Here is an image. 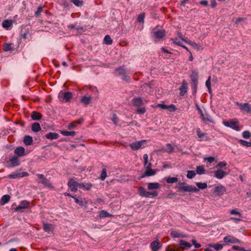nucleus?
<instances>
[{
	"label": "nucleus",
	"mask_w": 251,
	"mask_h": 251,
	"mask_svg": "<svg viewBox=\"0 0 251 251\" xmlns=\"http://www.w3.org/2000/svg\"><path fill=\"white\" fill-rule=\"evenodd\" d=\"M145 142V140H142L137 142L133 143L130 144L129 146L133 151H137L141 148L143 143Z\"/></svg>",
	"instance_id": "f8f14e48"
},
{
	"label": "nucleus",
	"mask_w": 251,
	"mask_h": 251,
	"mask_svg": "<svg viewBox=\"0 0 251 251\" xmlns=\"http://www.w3.org/2000/svg\"><path fill=\"white\" fill-rule=\"evenodd\" d=\"M209 246L214 248L217 251H219L223 249V245L219 244L209 245Z\"/></svg>",
	"instance_id": "8fccbe9b"
},
{
	"label": "nucleus",
	"mask_w": 251,
	"mask_h": 251,
	"mask_svg": "<svg viewBox=\"0 0 251 251\" xmlns=\"http://www.w3.org/2000/svg\"><path fill=\"white\" fill-rule=\"evenodd\" d=\"M153 37L155 40H160L165 35V31L163 29H159L155 30L154 29L152 32Z\"/></svg>",
	"instance_id": "39448f33"
},
{
	"label": "nucleus",
	"mask_w": 251,
	"mask_h": 251,
	"mask_svg": "<svg viewBox=\"0 0 251 251\" xmlns=\"http://www.w3.org/2000/svg\"><path fill=\"white\" fill-rule=\"evenodd\" d=\"M20 176V173H14L9 175L8 177L10 178H16Z\"/></svg>",
	"instance_id": "5fc2aeb1"
},
{
	"label": "nucleus",
	"mask_w": 251,
	"mask_h": 251,
	"mask_svg": "<svg viewBox=\"0 0 251 251\" xmlns=\"http://www.w3.org/2000/svg\"><path fill=\"white\" fill-rule=\"evenodd\" d=\"M185 184H186V183L184 182H179L178 183L179 186L176 187L178 189L177 192H198L199 191V189L196 188L195 186H193L192 185H184Z\"/></svg>",
	"instance_id": "f257e3e1"
},
{
	"label": "nucleus",
	"mask_w": 251,
	"mask_h": 251,
	"mask_svg": "<svg viewBox=\"0 0 251 251\" xmlns=\"http://www.w3.org/2000/svg\"><path fill=\"white\" fill-rule=\"evenodd\" d=\"M198 82H193V83H192V85L193 86V92L194 94H195L197 92V87H198Z\"/></svg>",
	"instance_id": "052dcab7"
},
{
	"label": "nucleus",
	"mask_w": 251,
	"mask_h": 251,
	"mask_svg": "<svg viewBox=\"0 0 251 251\" xmlns=\"http://www.w3.org/2000/svg\"><path fill=\"white\" fill-rule=\"evenodd\" d=\"M79 184L77 182L75 181L73 178H71L69 180L68 182V186L72 191L76 192L77 190V188L79 187Z\"/></svg>",
	"instance_id": "423d86ee"
},
{
	"label": "nucleus",
	"mask_w": 251,
	"mask_h": 251,
	"mask_svg": "<svg viewBox=\"0 0 251 251\" xmlns=\"http://www.w3.org/2000/svg\"><path fill=\"white\" fill-rule=\"evenodd\" d=\"M243 136L245 139H249L251 136V133L249 131H245L243 132Z\"/></svg>",
	"instance_id": "864d4df0"
},
{
	"label": "nucleus",
	"mask_w": 251,
	"mask_h": 251,
	"mask_svg": "<svg viewBox=\"0 0 251 251\" xmlns=\"http://www.w3.org/2000/svg\"><path fill=\"white\" fill-rule=\"evenodd\" d=\"M146 111V108L145 107L139 108L137 109L136 113L139 114H144Z\"/></svg>",
	"instance_id": "6e6d98bb"
},
{
	"label": "nucleus",
	"mask_w": 251,
	"mask_h": 251,
	"mask_svg": "<svg viewBox=\"0 0 251 251\" xmlns=\"http://www.w3.org/2000/svg\"><path fill=\"white\" fill-rule=\"evenodd\" d=\"M224 124L225 126L229 127L236 131H239L240 130L239 126V122L236 119L224 122Z\"/></svg>",
	"instance_id": "f03ea898"
},
{
	"label": "nucleus",
	"mask_w": 251,
	"mask_h": 251,
	"mask_svg": "<svg viewBox=\"0 0 251 251\" xmlns=\"http://www.w3.org/2000/svg\"><path fill=\"white\" fill-rule=\"evenodd\" d=\"M72 198L74 199L75 202L79 205H86L88 203L87 201L85 199L76 198L75 197H72Z\"/></svg>",
	"instance_id": "f3484780"
},
{
	"label": "nucleus",
	"mask_w": 251,
	"mask_h": 251,
	"mask_svg": "<svg viewBox=\"0 0 251 251\" xmlns=\"http://www.w3.org/2000/svg\"><path fill=\"white\" fill-rule=\"evenodd\" d=\"M196 175V173L194 171H188L187 172V177L189 178H193Z\"/></svg>",
	"instance_id": "09e8293b"
},
{
	"label": "nucleus",
	"mask_w": 251,
	"mask_h": 251,
	"mask_svg": "<svg viewBox=\"0 0 251 251\" xmlns=\"http://www.w3.org/2000/svg\"><path fill=\"white\" fill-rule=\"evenodd\" d=\"M12 25V22L11 20H4L2 24V25L3 27L5 28H7L10 27Z\"/></svg>",
	"instance_id": "e433bc0d"
},
{
	"label": "nucleus",
	"mask_w": 251,
	"mask_h": 251,
	"mask_svg": "<svg viewBox=\"0 0 251 251\" xmlns=\"http://www.w3.org/2000/svg\"><path fill=\"white\" fill-rule=\"evenodd\" d=\"M43 229L46 232H49L52 230V226L50 224L44 223Z\"/></svg>",
	"instance_id": "72a5a7b5"
},
{
	"label": "nucleus",
	"mask_w": 251,
	"mask_h": 251,
	"mask_svg": "<svg viewBox=\"0 0 251 251\" xmlns=\"http://www.w3.org/2000/svg\"><path fill=\"white\" fill-rule=\"evenodd\" d=\"M144 18H145V13H141L139 15V16L137 18V21L139 23H143L144 22Z\"/></svg>",
	"instance_id": "c03bdc74"
},
{
	"label": "nucleus",
	"mask_w": 251,
	"mask_h": 251,
	"mask_svg": "<svg viewBox=\"0 0 251 251\" xmlns=\"http://www.w3.org/2000/svg\"><path fill=\"white\" fill-rule=\"evenodd\" d=\"M162 244L161 242L157 241H154L151 244V248L153 251H157L162 247Z\"/></svg>",
	"instance_id": "9b49d317"
},
{
	"label": "nucleus",
	"mask_w": 251,
	"mask_h": 251,
	"mask_svg": "<svg viewBox=\"0 0 251 251\" xmlns=\"http://www.w3.org/2000/svg\"><path fill=\"white\" fill-rule=\"evenodd\" d=\"M31 117L33 120H39L42 117V115L38 112L33 111L31 114Z\"/></svg>",
	"instance_id": "5701e85b"
},
{
	"label": "nucleus",
	"mask_w": 251,
	"mask_h": 251,
	"mask_svg": "<svg viewBox=\"0 0 251 251\" xmlns=\"http://www.w3.org/2000/svg\"><path fill=\"white\" fill-rule=\"evenodd\" d=\"M168 109L170 111H175L176 110V108L174 104H171L168 106Z\"/></svg>",
	"instance_id": "e2e57ef3"
},
{
	"label": "nucleus",
	"mask_w": 251,
	"mask_h": 251,
	"mask_svg": "<svg viewBox=\"0 0 251 251\" xmlns=\"http://www.w3.org/2000/svg\"><path fill=\"white\" fill-rule=\"evenodd\" d=\"M9 161L11 163L12 167L18 166L20 164V162L19 160L18 157L16 156H14L11 157Z\"/></svg>",
	"instance_id": "aec40b11"
},
{
	"label": "nucleus",
	"mask_w": 251,
	"mask_h": 251,
	"mask_svg": "<svg viewBox=\"0 0 251 251\" xmlns=\"http://www.w3.org/2000/svg\"><path fill=\"white\" fill-rule=\"evenodd\" d=\"M29 202L27 201H23L21 202L20 205L22 206V207L23 208V209H25L28 208L29 205Z\"/></svg>",
	"instance_id": "de8ad7c7"
},
{
	"label": "nucleus",
	"mask_w": 251,
	"mask_h": 251,
	"mask_svg": "<svg viewBox=\"0 0 251 251\" xmlns=\"http://www.w3.org/2000/svg\"><path fill=\"white\" fill-rule=\"evenodd\" d=\"M113 215L108 213L107 211L101 210L100 212V217L101 218L112 217Z\"/></svg>",
	"instance_id": "c9c22d12"
},
{
	"label": "nucleus",
	"mask_w": 251,
	"mask_h": 251,
	"mask_svg": "<svg viewBox=\"0 0 251 251\" xmlns=\"http://www.w3.org/2000/svg\"><path fill=\"white\" fill-rule=\"evenodd\" d=\"M171 236L173 238H179V237L185 238V237H186V235L185 234L179 233L176 231H171Z\"/></svg>",
	"instance_id": "cd10ccee"
},
{
	"label": "nucleus",
	"mask_w": 251,
	"mask_h": 251,
	"mask_svg": "<svg viewBox=\"0 0 251 251\" xmlns=\"http://www.w3.org/2000/svg\"><path fill=\"white\" fill-rule=\"evenodd\" d=\"M197 133L199 137L201 139H204L205 140H208V137L206 135V133H201V129L200 128H198L197 129Z\"/></svg>",
	"instance_id": "7c9ffc66"
},
{
	"label": "nucleus",
	"mask_w": 251,
	"mask_h": 251,
	"mask_svg": "<svg viewBox=\"0 0 251 251\" xmlns=\"http://www.w3.org/2000/svg\"><path fill=\"white\" fill-rule=\"evenodd\" d=\"M33 142L32 137L29 135H26L24 137V143L26 146H29L32 144Z\"/></svg>",
	"instance_id": "bb28decb"
},
{
	"label": "nucleus",
	"mask_w": 251,
	"mask_h": 251,
	"mask_svg": "<svg viewBox=\"0 0 251 251\" xmlns=\"http://www.w3.org/2000/svg\"><path fill=\"white\" fill-rule=\"evenodd\" d=\"M192 243L196 248H199L201 247V245L199 243H197L196 241L194 239L192 240Z\"/></svg>",
	"instance_id": "69168bd1"
},
{
	"label": "nucleus",
	"mask_w": 251,
	"mask_h": 251,
	"mask_svg": "<svg viewBox=\"0 0 251 251\" xmlns=\"http://www.w3.org/2000/svg\"><path fill=\"white\" fill-rule=\"evenodd\" d=\"M232 249L234 250H238L240 251H246V250L244 248H241L238 246H232Z\"/></svg>",
	"instance_id": "680f3d73"
},
{
	"label": "nucleus",
	"mask_w": 251,
	"mask_h": 251,
	"mask_svg": "<svg viewBox=\"0 0 251 251\" xmlns=\"http://www.w3.org/2000/svg\"><path fill=\"white\" fill-rule=\"evenodd\" d=\"M61 133L64 136H75L76 132L74 131H61Z\"/></svg>",
	"instance_id": "4c0bfd02"
},
{
	"label": "nucleus",
	"mask_w": 251,
	"mask_h": 251,
	"mask_svg": "<svg viewBox=\"0 0 251 251\" xmlns=\"http://www.w3.org/2000/svg\"><path fill=\"white\" fill-rule=\"evenodd\" d=\"M81 102L85 105H88L91 102V97L83 96L81 99Z\"/></svg>",
	"instance_id": "473e14b6"
},
{
	"label": "nucleus",
	"mask_w": 251,
	"mask_h": 251,
	"mask_svg": "<svg viewBox=\"0 0 251 251\" xmlns=\"http://www.w3.org/2000/svg\"><path fill=\"white\" fill-rule=\"evenodd\" d=\"M224 241L225 242L232 244L240 243V241L239 239L230 235L225 237Z\"/></svg>",
	"instance_id": "9d476101"
},
{
	"label": "nucleus",
	"mask_w": 251,
	"mask_h": 251,
	"mask_svg": "<svg viewBox=\"0 0 251 251\" xmlns=\"http://www.w3.org/2000/svg\"><path fill=\"white\" fill-rule=\"evenodd\" d=\"M196 185L201 189H204L207 187V185L206 183L197 182Z\"/></svg>",
	"instance_id": "a18cd8bd"
},
{
	"label": "nucleus",
	"mask_w": 251,
	"mask_h": 251,
	"mask_svg": "<svg viewBox=\"0 0 251 251\" xmlns=\"http://www.w3.org/2000/svg\"><path fill=\"white\" fill-rule=\"evenodd\" d=\"M226 165V162H220L218 163V164L216 165V167H224Z\"/></svg>",
	"instance_id": "0e129e2a"
},
{
	"label": "nucleus",
	"mask_w": 251,
	"mask_h": 251,
	"mask_svg": "<svg viewBox=\"0 0 251 251\" xmlns=\"http://www.w3.org/2000/svg\"><path fill=\"white\" fill-rule=\"evenodd\" d=\"M160 187V184L157 182H151L148 184V189L149 190L158 189Z\"/></svg>",
	"instance_id": "b1692460"
},
{
	"label": "nucleus",
	"mask_w": 251,
	"mask_h": 251,
	"mask_svg": "<svg viewBox=\"0 0 251 251\" xmlns=\"http://www.w3.org/2000/svg\"><path fill=\"white\" fill-rule=\"evenodd\" d=\"M92 187V184L90 183H79V188L83 189L85 190H90Z\"/></svg>",
	"instance_id": "c85d7f7f"
},
{
	"label": "nucleus",
	"mask_w": 251,
	"mask_h": 251,
	"mask_svg": "<svg viewBox=\"0 0 251 251\" xmlns=\"http://www.w3.org/2000/svg\"><path fill=\"white\" fill-rule=\"evenodd\" d=\"M46 137L49 139H56L59 137V134L56 133L50 132L46 134Z\"/></svg>",
	"instance_id": "c756f323"
},
{
	"label": "nucleus",
	"mask_w": 251,
	"mask_h": 251,
	"mask_svg": "<svg viewBox=\"0 0 251 251\" xmlns=\"http://www.w3.org/2000/svg\"><path fill=\"white\" fill-rule=\"evenodd\" d=\"M226 191V189L223 186H218L215 188V193L217 194V195H221L224 194Z\"/></svg>",
	"instance_id": "a211bd4d"
},
{
	"label": "nucleus",
	"mask_w": 251,
	"mask_h": 251,
	"mask_svg": "<svg viewBox=\"0 0 251 251\" xmlns=\"http://www.w3.org/2000/svg\"><path fill=\"white\" fill-rule=\"evenodd\" d=\"M12 43H4L3 44L2 47H3V50L5 51H8L13 50L12 47Z\"/></svg>",
	"instance_id": "f704fd0d"
},
{
	"label": "nucleus",
	"mask_w": 251,
	"mask_h": 251,
	"mask_svg": "<svg viewBox=\"0 0 251 251\" xmlns=\"http://www.w3.org/2000/svg\"><path fill=\"white\" fill-rule=\"evenodd\" d=\"M84 120L83 118H81L75 121L73 123H71L69 124L68 126V128L69 129H71L74 128L77 124H81L83 122Z\"/></svg>",
	"instance_id": "dca6fc26"
},
{
	"label": "nucleus",
	"mask_w": 251,
	"mask_h": 251,
	"mask_svg": "<svg viewBox=\"0 0 251 251\" xmlns=\"http://www.w3.org/2000/svg\"><path fill=\"white\" fill-rule=\"evenodd\" d=\"M188 84L186 82L185 80H183L182 82V84L179 88L180 95L183 96L187 92Z\"/></svg>",
	"instance_id": "1a4fd4ad"
},
{
	"label": "nucleus",
	"mask_w": 251,
	"mask_h": 251,
	"mask_svg": "<svg viewBox=\"0 0 251 251\" xmlns=\"http://www.w3.org/2000/svg\"><path fill=\"white\" fill-rule=\"evenodd\" d=\"M72 93L71 92H62L59 94V97L62 98L63 102H68L72 99Z\"/></svg>",
	"instance_id": "6e6552de"
},
{
	"label": "nucleus",
	"mask_w": 251,
	"mask_h": 251,
	"mask_svg": "<svg viewBox=\"0 0 251 251\" xmlns=\"http://www.w3.org/2000/svg\"><path fill=\"white\" fill-rule=\"evenodd\" d=\"M132 103L135 106H140L143 104V101L141 98H135L132 99Z\"/></svg>",
	"instance_id": "6ab92c4d"
},
{
	"label": "nucleus",
	"mask_w": 251,
	"mask_h": 251,
	"mask_svg": "<svg viewBox=\"0 0 251 251\" xmlns=\"http://www.w3.org/2000/svg\"><path fill=\"white\" fill-rule=\"evenodd\" d=\"M70 1L73 3L76 6H81L83 5V1L80 0H70Z\"/></svg>",
	"instance_id": "37998d69"
},
{
	"label": "nucleus",
	"mask_w": 251,
	"mask_h": 251,
	"mask_svg": "<svg viewBox=\"0 0 251 251\" xmlns=\"http://www.w3.org/2000/svg\"><path fill=\"white\" fill-rule=\"evenodd\" d=\"M42 11H43V7H42V6L38 7L37 10L35 13V17H38L41 14V13Z\"/></svg>",
	"instance_id": "4d7b16f0"
},
{
	"label": "nucleus",
	"mask_w": 251,
	"mask_h": 251,
	"mask_svg": "<svg viewBox=\"0 0 251 251\" xmlns=\"http://www.w3.org/2000/svg\"><path fill=\"white\" fill-rule=\"evenodd\" d=\"M191 79V83L198 82L199 72L197 71H194L190 75Z\"/></svg>",
	"instance_id": "4468645a"
},
{
	"label": "nucleus",
	"mask_w": 251,
	"mask_h": 251,
	"mask_svg": "<svg viewBox=\"0 0 251 251\" xmlns=\"http://www.w3.org/2000/svg\"><path fill=\"white\" fill-rule=\"evenodd\" d=\"M138 192L141 196L144 197L146 198L150 197L151 196L153 197H155L158 195V193L157 192L154 191L152 192H151L147 191L143 187H140L138 188Z\"/></svg>",
	"instance_id": "20e7f679"
},
{
	"label": "nucleus",
	"mask_w": 251,
	"mask_h": 251,
	"mask_svg": "<svg viewBox=\"0 0 251 251\" xmlns=\"http://www.w3.org/2000/svg\"><path fill=\"white\" fill-rule=\"evenodd\" d=\"M214 176L219 179L223 178L226 173L221 169H218L214 172Z\"/></svg>",
	"instance_id": "2eb2a0df"
},
{
	"label": "nucleus",
	"mask_w": 251,
	"mask_h": 251,
	"mask_svg": "<svg viewBox=\"0 0 251 251\" xmlns=\"http://www.w3.org/2000/svg\"><path fill=\"white\" fill-rule=\"evenodd\" d=\"M143 159L144 160V166H146L147 164H148L149 162H148V155L147 154H144L143 155Z\"/></svg>",
	"instance_id": "bf43d9fd"
},
{
	"label": "nucleus",
	"mask_w": 251,
	"mask_h": 251,
	"mask_svg": "<svg viewBox=\"0 0 251 251\" xmlns=\"http://www.w3.org/2000/svg\"><path fill=\"white\" fill-rule=\"evenodd\" d=\"M10 199V196L9 195H5L3 196L0 201V204L1 205L8 202Z\"/></svg>",
	"instance_id": "a878e982"
},
{
	"label": "nucleus",
	"mask_w": 251,
	"mask_h": 251,
	"mask_svg": "<svg viewBox=\"0 0 251 251\" xmlns=\"http://www.w3.org/2000/svg\"><path fill=\"white\" fill-rule=\"evenodd\" d=\"M167 150L166 151L169 153H172L174 151V148L170 144H167L166 145Z\"/></svg>",
	"instance_id": "3c124183"
},
{
	"label": "nucleus",
	"mask_w": 251,
	"mask_h": 251,
	"mask_svg": "<svg viewBox=\"0 0 251 251\" xmlns=\"http://www.w3.org/2000/svg\"><path fill=\"white\" fill-rule=\"evenodd\" d=\"M179 246L181 249L184 250L186 248H190L191 247V244L184 240H181L179 241Z\"/></svg>",
	"instance_id": "4be33fe9"
},
{
	"label": "nucleus",
	"mask_w": 251,
	"mask_h": 251,
	"mask_svg": "<svg viewBox=\"0 0 251 251\" xmlns=\"http://www.w3.org/2000/svg\"><path fill=\"white\" fill-rule=\"evenodd\" d=\"M205 85L207 87H211V76H209L207 80L206 81Z\"/></svg>",
	"instance_id": "338daca9"
},
{
	"label": "nucleus",
	"mask_w": 251,
	"mask_h": 251,
	"mask_svg": "<svg viewBox=\"0 0 251 251\" xmlns=\"http://www.w3.org/2000/svg\"><path fill=\"white\" fill-rule=\"evenodd\" d=\"M37 176L39 179V180L38 181V183H42L45 187L53 188V186L50 182V180L45 177L44 175L38 174L37 175Z\"/></svg>",
	"instance_id": "7ed1b4c3"
},
{
	"label": "nucleus",
	"mask_w": 251,
	"mask_h": 251,
	"mask_svg": "<svg viewBox=\"0 0 251 251\" xmlns=\"http://www.w3.org/2000/svg\"><path fill=\"white\" fill-rule=\"evenodd\" d=\"M106 176H107L106 169L105 168H103L100 178L102 180H103L105 179V178L106 177Z\"/></svg>",
	"instance_id": "49530a36"
},
{
	"label": "nucleus",
	"mask_w": 251,
	"mask_h": 251,
	"mask_svg": "<svg viewBox=\"0 0 251 251\" xmlns=\"http://www.w3.org/2000/svg\"><path fill=\"white\" fill-rule=\"evenodd\" d=\"M196 106L197 109L198 110L199 113L200 114L201 117L202 118V120L204 121H206V120H209L208 119H206L204 117V116L202 112V111L201 110V108L200 107V106H199V105L198 104H196Z\"/></svg>",
	"instance_id": "58836bf2"
},
{
	"label": "nucleus",
	"mask_w": 251,
	"mask_h": 251,
	"mask_svg": "<svg viewBox=\"0 0 251 251\" xmlns=\"http://www.w3.org/2000/svg\"><path fill=\"white\" fill-rule=\"evenodd\" d=\"M14 153L19 156H23L25 154V150L23 147H18L15 150Z\"/></svg>",
	"instance_id": "412c9836"
},
{
	"label": "nucleus",
	"mask_w": 251,
	"mask_h": 251,
	"mask_svg": "<svg viewBox=\"0 0 251 251\" xmlns=\"http://www.w3.org/2000/svg\"><path fill=\"white\" fill-rule=\"evenodd\" d=\"M156 172V170H152V169H146V171L144 173L143 176L140 177V178L144 177L145 176H154Z\"/></svg>",
	"instance_id": "ddd939ff"
},
{
	"label": "nucleus",
	"mask_w": 251,
	"mask_h": 251,
	"mask_svg": "<svg viewBox=\"0 0 251 251\" xmlns=\"http://www.w3.org/2000/svg\"><path fill=\"white\" fill-rule=\"evenodd\" d=\"M104 42L107 45H111L112 43V40L109 35H107L104 37Z\"/></svg>",
	"instance_id": "a19ab883"
},
{
	"label": "nucleus",
	"mask_w": 251,
	"mask_h": 251,
	"mask_svg": "<svg viewBox=\"0 0 251 251\" xmlns=\"http://www.w3.org/2000/svg\"><path fill=\"white\" fill-rule=\"evenodd\" d=\"M205 171V169L202 166H198L196 168L197 173L199 175L204 174Z\"/></svg>",
	"instance_id": "79ce46f5"
},
{
	"label": "nucleus",
	"mask_w": 251,
	"mask_h": 251,
	"mask_svg": "<svg viewBox=\"0 0 251 251\" xmlns=\"http://www.w3.org/2000/svg\"><path fill=\"white\" fill-rule=\"evenodd\" d=\"M205 160H207V161L209 163H212L215 160V158L213 157H209L207 158H205Z\"/></svg>",
	"instance_id": "774afa93"
},
{
	"label": "nucleus",
	"mask_w": 251,
	"mask_h": 251,
	"mask_svg": "<svg viewBox=\"0 0 251 251\" xmlns=\"http://www.w3.org/2000/svg\"><path fill=\"white\" fill-rule=\"evenodd\" d=\"M166 180L168 183H173L177 181L178 179L175 177H169L166 179Z\"/></svg>",
	"instance_id": "ea45409f"
},
{
	"label": "nucleus",
	"mask_w": 251,
	"mask_h": 251,
	"mask_svg": "<svg viewBox=\"0 0 251 251\" xmlns=\"http://www.w3.org/2000/svg\"><path fill=\"white\" fill-rule=\"evenodd\" d=\"M230 213L232 215H239V217H241L242 216L241 214L239 212L237 211L236 209H232V210H231L230 211Z\"/></svg>",
	"instance_id": "13d9d810"
},
{
	"label": "nucleus",
	"mask_w": 251,
	"mask_h": 251,
	"mask_svg": "<svg viewBox=\"0 0 251 251\" xmlns=\"http://www.w3.org/2000/svg\"><path fill=\"white\" fill-rule=\"evenodd\" d=\"M239 142L243 146L248 147H251V142H249L244 140H240Z\"/></svg>",
	"instance_id": "603ef678"
},
{
	"label": "nucleus",
	"mask_w": 251,
	"mask_h": 251,
	"mask_svg": "<svg viewBox=\"0 0 251 251\" xmlns=\"http://www.w3.org/2000/svg\"><path fill=\"white\" fill-rule=\"evenodd\" d=\"M115 74L117 75H125L126 74V70L124 66H122L115 69Z\"/></svg>",
	"instance_id": "393cba45"
},
{
	"label": "nucleus",
	"mask_w": 251,
	"mask_h": 251,
	"mask_svg": "<svg viewBox=\"0 0 251 251\" xmlns=\"http://www.w3.org/2000/svg\"><path fill=\"white\" fill-rule=\"evenodd\" d=\"M31 130L34 132H38L41 130L39 123H34L31 126Z\"/></svg>",
	"instance_id": "2f4dec72"
},
{
	"label": "nucleus",
	"mask_w": 251,
	"mask_h": 251,
	"mask_svg": "<svg viewBox=\"0 0 251 251\" xmlns=\"http://www.w3.org/2000/svg\"><path fill=\"white\" fill-rule=\"evenodd\" d=\"M235 104L240 107V109L241 111H244L247 113L251 112V105L248 103H241L239 102H236Z\"/></svg>",
	"instance_id": "0eeeda50"
}]
</instances>
